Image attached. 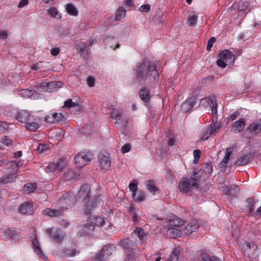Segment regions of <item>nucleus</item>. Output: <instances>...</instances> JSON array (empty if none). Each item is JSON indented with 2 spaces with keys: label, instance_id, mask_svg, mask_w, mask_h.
I'll list each match as a JSON object with an SVG mask.
<instances>
[{
  "label": "nucleus",
  "instance_id": "nucleus-12",
  "mask_svg": "<svg viewBox=\"0 0 261 261\" xmlns=\"http://www.w3.org/2000/svg\"><path fill=\"white\" fill-rule=\"evenodd\" d=\"M18 211L20 213L26 215H32L34 213V209L32 203L27 202L21 204Z\"/></svg>",
  "mask_w": 261,
  "mask_h": 261
},
{
  "label": "nucleus",
  "instance_id": "nucleus-1",
  "mask_svg": "<svg viewBox=\"0 0 261 261\" xmlns=\"http://www.w3.org/2000/svg\"><path fill=\"white\" fill-rule=\"evenodd\" d=\"M137 80L142 84L156 82L158 80V73L153 64L148 62H143L136 68Z\"/></svg>",
  "mask_w": 261,
  "mask_h": 261
},
{
  "label": "nucleus",
  "instance_id": "nucleus-24",
  "mask_svg": "<svg viewBox=\"0 0 261 261\" xmlns=\"http://www.w3.org/2000/svg\"><path fill=\"white\" fill-rule=\"evenodd\" d=\"M182 254V250L180 247L175 248L169 258V261H178Z\"/></svg>",
  "mask_w": 261,
  "mask_h": 261
},
{
  "label": "nucleus",
  "instance_id": "nucleus-27",
  "mask_svg": "<svg viewBox=\"0 0 261 261\" xmlns=\"http://www.w3.org/2000/svg\"><path fill=\"white\" fill-rule=\"evenodd\" d=\"M139 95L140 98L144 102H148L150 98V91L146 88H143L140 90Z\"/></svg>",
  "mask_w": 261,
  "mask_h": 261
},
{
  "label": "nucleus",
  "instance_id": "nucleus-2",
  "mask_svg": "<svg viewBox=\"0 0 261 261\" xmlns=\"http://www.w3.org/2000/svg\"><path fill=\"white\" fill-rule=\"evenodd\" d=\"M90 189L88 184H85L81 186L78 194V198L81 199L85 203L84 212L87 215H90L96 204L95 200H90Z\"/></svg>",
  "mask_w": 261,
  "mask_h": 261
},
{
  "label": "nucleus",
  "instance_id": "nucleus-17",
  "mask_svg": "<svg viewBox=\"0 0 261 261\" xmlns=\"http://www.w3.org/2000/svg\"><path fill=\"white\" fill-rule=\"evenodd\" d=\"M146 234L143 229L139 227H137L132 233L130 237L135 238V237L137 236L139 238L140 242H143L146 238Z\"/></svg>",
  "mask_w": 261,
  "mask_h": 261
},
{
  "label": "nucleus",
  "instance_id": "nucleus-28",
  "mask_svg": "<svg viewBox=\"0 0 261 261\" xmlns=\"http://www.w3.org/2000/svg\"><path fill=\"white\" fill-rule=\"evenodd\" d=\"M70 203L69 195L68 194L63 196L60 199V204L62 208L67 209L68 206L70 205Z\"/></svg>",
  "mask_w": 261,
  "mask_h": 261
},
{
  "label": "nucleus",
  "instance_id": "nucleus-11",
  "mask_svg": "<svg viewBox=\"0 0 261 261\" xmlns=\"http://www.w3.org/2000/svg\"><path fill=\"white\" fill-rule=\"evenodd\" d=\"M101 169L103 170H109L111 161L109 156L105 155H100L98 158Z\"/></svg>",
  "mask_w": 261,
  "mask_h": 261
},
{
  "label": "nucleus",
  "instance_id": "nucleus-20",
  "mask_svg": "<svg viewBox=\"0 0 261 261\" xmlns=\"http://www.w3.org/2000/svg\"><path fill=\"white\" fill-rule=\"evenodd\" d=\"M127 210L129 214L132 218L133 221L136 222H138L140 219L139 217V210L136 209L133 204H130L127 207Z\"/></svg>",
  "mask_w": 261,
  "mask_h": 261
},
{
  "label": "nucleus",
  "instance_id": "nucleus-37",
  "mask_svg": "<svg viewBox=\"0 0 261 261\" xmlns=\"http://www.w3.org/2000/svg\"><path fill=\"white\" fill-rule=\"evenodd\" d=\"M146 187L147 190L153 194H154L158 190V188L155 185L154 182L151 180L147 181Z\"/></svg>",
  "mask_w": 261,
  "mask_h": 261
},
{
  "label": "nucleus",
  "instance_id": "nucleus-54",
  "mask_svg": "<svg viewBox=\"0 0 261 261\" xmlns=\"http://www.w3.org/2000/svg\"><path fill=\"white\" fill-rule=\"evenodd\" d=\"M150 9V7L148 4L143 5L139 8V10L141 12H147Z\"/></svg>",
  "mask_w": 261,
  "mask_h": 261
},
{
  "label": "nucleus",
  "instance_id": "nucleus-21",
  "mask_svg": "<svg viewBox=\"0 0 261 261\" xmlns=\"http://www.w3.org/2000/svg\"><path fill=\"white\" fill-rule=\"evenodd\" d=\"M76 48L82 57H85L88 54V47L85 42H79L77 43L76 45Z\"/></svg>",
  "mask_w": 261,
  "mask_h": 261
},
{
  "label": "nucleus",
  "instance_id": "nucleus-10",
  "mask_svg": "<svg viewBox=\"0 0 261 261\" xmlns=\"http://www.w3.org/2000/svg\"><path fill=\"white\" fill-rule=\"evenodd\" d=\"M16 120L22 123H27L31 120L32 117L26 111L18 112L15 116Z\"/></svg>",
  "mask_w": 261,
  "mask_h": 261
},
{
  "label": "nucleus",
  "instance_id": "nucleus-46",
  "mask_svg": "<svg viewBox=\"0 0 261 261\" xmlns=\"http://www.w3.org/2000/svg\"><path fill=\"white\" fill-rule=\"evenodd\" d=\"M93 222L97 226H101L105 223V219L102 217L94 216Z\"/></svg>",
  "mask_w": 261,
  "mask_h": 261
},
{
  "label": "nucleus",
  "instance_id": "nucleus-29",
  "mask_svg": "<svg viewBox=\"0 0 261 261\" xmlns=\"http://www.w3.org/2000/svg\"><path fill=\"white\" fill-rule=\"evenodd\" d=\"M55 164L56 170L58 171H62L66 168L67 161L64 158H62L58 160L56 163H55Z\"/></svg>",
  "mask_w": 261,
  "mask_h": 261
},
{
  "label": "nucleus",
  "instance_id": "nucleus-25",
  "mask_svg": "<svg viewBox=\"0 0 261 261\" xmlns=\"http://www.w3.org/2000/svg\"><path fill=\"white\" fill-rule=\"evenodd\" d=\"M184 221L180 218L176 217L174 218L172 220H171L169 222V224L166 226L170 227H174L176 228H179L183 224Z\"/></svg>",
  "mask_w": 261,
  "mask_h": 261
},
{
  "label": "nucleus",
  "instance_id": "nucleus-15",
  "mask_svg": "<svg viewBox=\"0 0 261 261\" xmlns=\"http://www.w3.org/2000/svg\"><path fill=\"white\" fill-rule=\"evenodd\" d=\"M63 108H75L76 112H82L84 108L77 102H73L71 99H68L64 102Z\"/></svg>",
  "mask_w": 261,
  "mask_h": 261
},
{
  "label": "nucleus",
  "instance_id": "nucleus-41",
  "mask_svg": "<svg viewBox=\"0 0 261 261\" xmlns=\"http://www.w3.org/2000/svg\"><path fill=\"white\" fill-rule=\"evenodd\" d=\"M33 245V249L34 251L38 254L39 256H41L42 252L41 251V248L39 245V242L35 237L33 241H32Z\"/></svg>",
  "mask_w": 261,
  "mask_h": 261
},
{
  "label": "nucleus",
  "instance_id": "nucleus-9",
  "mask_svg": "<svg viewBox=\"0 0 261 261\" xmlns=\"http://www.w3.org/2000/svg\"><path fill=\"white\" fill-rule=\"evenodd\" d=\"M245 126V119L241 118L233 123L231 126V131L234 133H239L244 129Z\"/></svg>",
  "mask_w": 261,
  "mask_h": 261
},
{
  "label": "nucleus",
  "instance_id": "nucleus-51",
  "mask_svg": "<svg viewBox=\"0 0 261 261\" xmlns=\"http://www.w3.org/2000/svg\"><path fill=\"white\" fill-rule=\"evenodd\" d=\"M120 243L124 248L129 249L130 248V245H132L133 242L130 240L125 239L120 241Z\"/></svg>",
  "mask_w": 261,
  "mask_h": 261
},
{
  "label": "nucleus",
  "instance_id": "nucleus-30",
  "mask_svg": "<svg viewBox=\"0 0 261 261\" xmlns=\"http://www.w3.org/2000/svg\"><path fill=\"white\" fill-rule=\"evenodd\" d=\"M208 99L211 101L212 105L211 108L212 115L214 118L215 116L217 114V104L216 98L215 96H211L208 97Z\"/></svg>",
  "mask_w": 261,
  "mask_h": 261
},
{
  "label": "nucleus",
  "instance_id": "nucleus-63",
  "mask_svg": "<svg viewBox=\"0 0 261 261\" xmlns=\"http://www.w3.org/2000/svg\"><path fill=\"white\" fill-rule=\"evenodd\" d=\"M60 53V48L58 47H55L54 48H51L50 50V54L54 56H57Z\"/></svg>",
  "mask_w": 261,
  "mask_h": 261
},
{
  "label": "nucleus",
  "instance_id": "nucleus-3",
  "mask_svg": "<svg viewBox=\"0 0 261 261\" xmlns=\"http://www.w3.org/2000/svg\"><path fill=\"white\" fill-rule=\"evenodd\" d=\"M178 189L180 192L187 193L193 189H197L198 185L196 177L182 178L178 182Z\"/></svg>",
  "mask_w": 261,
  "mask_h": 261
},
{
  "label": "nucleus",
  "instance_id": "nucleus-44",
  "mask_svg": "<svg viewBox=\"0 0 261 261\" xmlns=\"http://www.w3.org/2000/svg\"><path fill=\"white\" fill-rule=\"evenodd\" d=\"M238 9L239 11L246 10L249 5V3L247 0H243L241 2H239L238 3Z\"/></svg>",
  "mask_w": 261,
  "mask_h": 261
},
{
  "label": "nucleus",
  "instance_id": "nucleus-52",
  "mask_svg": "<svg viewBox=\"0 0 261 261\" xmlns=\"http://www.w3.org/2000/svg\"><path fill=\"white\" fill-rule=\"evenodd\" d=\"M55 85L54 83H51L48 84L46 82H42L39 85V88H38V89H39L40 91L42 90H47V89L46 88L48 86H53V85Z\"/></svg>",
  "mask_w": 261,
  "mask_h": 261
},
{
  "label": "nucleus",
  "instance_id": "nucleus-57",
  "mask_svg": "<svg viewBox=\"0 0 261 261\" xmlns=\"http://www.w3.org/2000/svg\"><path fill=\"white\" fill-rule=\"evenodd\" d=\"M122 115V112L120 111L114 110L111 112V117L114 119H117V117H120Z\"/></svg>",
  "mask_w": 261,
  "mask_h": 261
},
{
  "label": "nucleus",
  "instance_id": "nucleus-13",
  "mask_svg": "<svg viewBox=\"0 0 261 261\" xmlns=\"http://www.w3.org/2000/svg\"><path fill=\"white\" fill-rule=\"evenodd\" d=\"M195 103V97H191L187 99L181 105V110L184 112H187L191 110Z\"/></svg>",
  "mask_w": 261,
  "mask_h": 261
},
{
  "label": "nucleus",
  "instance_id": "nucleus-43",
  "mask_svg": "<svg viewBox=\"0 0 261 261\" xmlns=\"http://www.w3.org/2000/svg\"><path fill=\"white\" fill-rule=\"evenodd\" d=\"M126 11L123 7H120L116 13L115 19L116 20H120L125 16Z\"/></svg>",
  "mask_w": 261,
  "mask_h": 261
},
{
  "label": "nucleus",
  "instance_id": "nucleus-40",
  "mask_svg": "<svg viewBox=\"0 0 261 261\" xmlns=\"http://www.w3.org/2000/svg\"><path fill=\"white\" fill-rule=\"evenodd\" d=\"M37 186L36 184L29 183L25 185L23 188V191L27 194L34 192L36 189Z\"/></svg>",
  "mask_w": 261,
  "mask_h": 261
},
{
  "label": "nucleus",
  "instance_id": "nucleus-45",
  "mask_svg": "<svg viewBox=\"0 0 261 261\" xmlns=\"http://www.w3.org/2000/svg\"><path fill=\"white\" fill-rule=\"evenodd\" d=\"M94 226L91 224H86L84 226L83 233L86 235L90 234L94 229Z\"/></svg>",
  "mask_w": 261,
  "mask_h": 261
},
{
  "label": "nucleus",
  "instance_id": "nucleus-56",
  "mask_svg": "<svg viewBox=\"0 0 261 261\" xmlns=\"http://www.w3.org/2000/svg\"><path fill=\"white\" fill-rule=\"evenodd\" d=\"M227 62H226L222 58H219V59L217 61V64L222 68H225L226 66Z\"/></svg>",
  "mask_w": 261,
  "mask_h": 261
},
{
  "label": "nucleus",
  "instance_id": "nucleus-7",
  "mask_svg": "<svg viewBox=\"0 0 261 261\" xmlns=\"http://www.w3.org/2000/svg\"><path fill=\"white\" fill-rule=\"evenodd\" d=\"M46 233L49 234L51 239L57 243L61 242L65 238L64 233L61 229L56 227L48 228L46 230Z\"/></svg>",
  "mask_w": 261,
  "mask_h": 261
},
{
  "label": "nucleus",
  "instance_id": "nucleus-38",
  "mask_svg": "<svg viewBox=\"0 0 261 261\" xmlns=\"http://www.w3.org/2000/svg\"><path fill=\"white\" fill-rule=\"evenodd\" d=\"M47 12L48 14L53 18L61 19L62 17L57 9L55 7H50L47 10Z\"/></svg>",
  "mask_w": 261,
  "mask_h": 261
},
{
  "label": "nucleus",
  "instance_id": "nucleus-60",
  "mask_svg": "<svg viewBox=\"0 0 261 261\" xmlns=\"http://www.w3.org/2000/svg\"><path fill=\"white\" fill-rule=\"evenodd\" d=\"M216 39L214 37L211 38L208 41L206 48L207 50H210L213 46V43L215 41Z\"/></svg>",
  "mask_w": 261,
  "mask_h": 261
},
{
  "label": "nucleus",
  "instance_id": "nucleus-48",
  "mask_svg": "<svg viewBox=\"0 0 261 261\" xmlns=\"http://www.w3.org/2000/svg\"><path fill=\"white\" fill-rule=\"evenodd\" d=\"M45 172L47 173L54 172L56 171L55 164L54 162L49 163L44 169Z\"/></svg>",
  "mask_w": 261,
  "mask_h": 261
},
{
  "label": "nucleus",
  "instance_id": "nucleus-36",
  "mask_svg": "<svg viewBox=\"0 0 261 261\" xmlns=\"http://www.w3.org/2000/svg\"><path fill=\"white\" fill-rule=\"evenodd\" d=\"M37 94L36 91L32 90L23 89L20 91L19 94L25 98L34 97V94Z\"/></svg>",
  "mask_w": 261,
  "mask_h": 261
},
{
  "label": "nucleus",
  "instance_id": "nucleus-5",
  "mask_svg": "<svg viewBox=\"0 0 261 261\" xmlns=\"http://www.w3.org/2000/svg\"><path fill=\"white\" fill-rule=\"evenodd\" d=\"M242 249L244 254L248 257L253 258L258 255L257 246L252 242H246L243 245Z\"/></svg>",
  "mask_w": 261,
  "mask_h": 261
},
{
  "label": "nucleus",
  "instance_id": "nucleus-59",
  "mask_svg": "<svg viewBox=\"0 0 261 261\" xmlns=\"http://www.w3.org/2000/svg\"><path fill=\"white\" fill-rule=\"evenodd\" d=\"M131 147L129 144H125L121 147V151L123 153H127L130 150Z\"/></svg>",
  "mask_w": 261,
  "mask_h": 261
},
{
  "label": "nucleus",
  "instance_id": "nucleus-47",
  "mask_svg": "<svg viewBox=\"0 0 261 261\" xmlns=\"http://www.w3.org/2000/svg\"><path fill=\"white\" fill-rule=\"evenodd\" d=\"M238 186L236 185H232L229 189H227V194L236 196L238 193Z\"/></svg>",
  "mask_w": 261,
  "mask_h": 261
},
{
  "label": "nucleus",
  "instance_id": "nucleus-49",
  "mask_svg": "<svg viewBox=\"0 0 261 261\" xmlns=\"http://www.w3.org/2000/svg\"><path fill=\"white\" fill-rule=\"evenodd\" d=\"M197 17L195 15L190 16L187 19V24L190 26H193L195 25L197 22Z\"/></svg>",
  "mask_w": 261,
  "mask_h": 261
},
{
  "label": "nucleus",
  "instance_id": "nucleus-39",
  "mask_svg": "<svg viewBox=\"0 0 261 261\" xmlns=\"http://www.w3.org/2000/svg\"><path fill=\"white\" fill-rule=\"evenodd\" d=\"M212 124L213 127V133L218 132L220 129L221 125L220 122L217 121V115H215L214 118L212 116Z\"/></svg>",
  "mask_w": 261,
  "mask_h": 261
},
{
  "label": "nucleus",
  "instance_id": "nucleus-33",
  "mask_svg": "<svg viewBox=\"0 0 261 261\" xmlns=\"http://www.w3.org/2000/svg\"><path fill=\"white\" fill-rule=\"evenodd\" d=\"M213 133V127L212 124L208 125L204 130L202 134V139L206 140L209 138L211 134Z\"/></svg>",
  "mask_w": 261,
  "mask_h": 261
},
{
  "label": "nucleus",
  "instance_id": "nucleus-6",
  "mask_svg": "<svg viewBox=\"0 0 261 261\" xmlns=\"http://www.w3.org/2000/svg\"><path fill=\"white\" fill-rule=\"evenodd\" d=\"M91 154L89 153H80L74 157L75 164L78 167H83L91 161Z\"/></svg>",
  "mask_w": 261,
  "mask_h": 261
},
{
  "label": "nucleus",
  "instance_id": "nucleus-4",
  "mask_svg": "<svg viewBox=\"0 0 261 261\" xmlns=\"http://www.w3.org/2000/svg\"><path fill=\"white\" fill-rule=\"evenodd\" d=\"M261 133V121L256 120L251 122L244 133L248 138H253Z\"/></svg>",
  "mask_w": 261,
  "mask_h": 261
},
{
  "label": "nucleus",
  "instance_id": "nucleus-31",
  "mask_svg": "<svg viewBox=\"0 0 261 261\" xmlns=\"http://www.w3.org/2000/svg\"><path fill=\"white\" fill-rule=\"evenodd\" d=\"M50 149L49 144H39L37 150L39 153H48Z\"/></svg>",
  "mask_w": 261,
  "mask_h": 261
},
{
  "label": "nucleus",
  "instance_id": "nucleus-23",
  "mask_svg": "<svg viewBox=\"0 0 261 261\" xmlns=\"http://www.w3.org/2000/svg\"><path fill=\"white\" fill-rule=\"evenodd\" d=\"M165 229L166 230L168 235L172 238H175L180 235L181 231L178 228L166 226Z\"/></svg>",
  "mask_w": 261,
  "mask_h": 261
},
{
  "label": "nucleus",
  "instance_id": "nucleus-62",
  "mask_svg": "<svg viewBox=\"0 0 261 261\" xmlns=\"http://www.w3.org/2000/svg\"><path fill=\"white\" fill-rule=\"evenodd\" d=\"M205 169V171L209 174H211L213 171V167L211 164L206 163L204 165Z\"/></svg>",
  "mask_w": 261,
  "mask_h": 261
},
{
  "label": "nucleus",
  "instance_id": "nucleus-22",
  "mask_svg": "<svg viewBox=\"0 0 261 261\" xmlns=\"http://www.w3.org/2000/svg\"><path fill=\"white\" fill-rule=\"evenodd\" d=\"M132 197L135 200L140 202L146 199L147 194L144 191L138 190L137 192L132 193Z\"/></svg>",
  "mask_w": 261,
  "mask_h": 261
},
{
  "label": "nucleus",
  "instance_id": "nucleus-64",
  "mask_svg": "<svg viewBox=\"0 0 261 261\" xmlns=\"http://www.w3.org/2000/svg\"><path fill=\"white\" fill-rule=\"evenodd\" d=\"M29 4L28 0H20L19 3L18 4V7L22 8L25 6H27Z\"/></svg>",
  "mask_w": 261,
  "mask_h": 261
},
{
  "label": "nucleus",
  "instance_id": "nucleus-18",
  "mask_svg": "<svg viewBox=\"0 0 261 261\" xmlns=\"http://www.w3.org/2000/svg\"><path fill=\"white\" fill-rule=\"evenodd\" d=\"M63 116L62 113H53L45 117L46 121L49 123H55L62 120Z\"/></svg>",
  "mask_w": 261,
  "mask_h": 261
},
{
  "label": "nucleus",
  "instance_id": "nucleus-53",
  "mask_svg": "<svg viewBox=\"0 0 261 261\" xmlns=\"http://www.w3.org/2000/svg\"><path fill=\"white\" fill-rule=\"evenodd\" d=\"M0 141L2 142V143L5 144L7 146H10L12 144V140L7 138V137L2 138L0 140Z\"/></svg>",
  "mask_w": 261,
  "mask_h": 261
},
{
  "label": "nucleus",
  "instance_id": "nucleus-35",
  "mask_svg": "<svg viewBox=\"0 0 261 261\" xmlns=\"http://www.w3.org/2000/svg\"><path fill=\"white\" fill-rule=\"evenodd\" d=\"M43 214L51 217L59 216L61 215L60 211L55 209L47 208L43 211Z\"/></svg>",
  "mask_w": 261,
  "mask_h": 261
},
{
  "label": "nucleus",
  "instance_id": "nucleus-61",
  "mask_svg": "<svg viewBox=\"0 0 261 261\" xmlns=\"http://www.w3.org/2000/svg\"><path fill=\"white\" fill-rule=\"evenodd\" d=\"M87 84L90 87H92L94 86L95 84V81L94 79L92 76H89L87 79Z\"/></svg>",
  "mask_w": 261,
  "mask_h": 261
},
{
  "label": "nucleus",
  "instance_id": "nucleus-26",
  "mask_svg": "<svg viewBox=\"0 0 261 261\" xmlns=\"http://www.w3.org/2000/svg\"><path fill=\"white\" fill-rule=\"evenodd\" d=\"M251 159L250 155L246 154L240 156L236 162L238 166H244L250 162Z\"/></svg>",
  "mask_w": 261,
  "mask_h": 261
},
{
  "label": "nucleus",
  "instance_id": "nucleus-8",
  "mask_svg": "<svg viewBox=\"0 0 261 261\" xmlns=\"http://www.w3.org/2000/svg\"><path fill=\"white\" fill-rule=\"evenodd\" d=\"M114 246L112 245L105 246L100 252L99 255L96 256V258L102 260L110 256L114 250Z\"/></svg>",
  "mask_w": 261,
  "mask_h": 261
},
{
  "label": "nucleus",
  "instance_id": "nucleus-58",
  "mask_svg": "<svg viewBox=\"0 0 261 261\" xmlns=\"http://www.w3.org/2000/svg\"><path fill=\"white\" fill-rule=\"evenodd\" d=\"M129 189L133 193H136L138 189V186L137 183H130L129 185Z\"/></svg>",
  "mask_w": 261,
  "mask_h": 261
},
{
  "label": "nucleus",
  "instance_id": "nucleus-55",
  "mask_svg": "<svg viewBox=\"0 0 261 261\" xmlns=\"http://www.w3.org/2000/svg\"><path fill=\"white\" fill-rule=\"evenodd\" d=\"M193 155L194 156V160L193 162L194 163H197L200 157V151L199 150H195L193 151Z\"/></svg>",
  "mask_w": 261,
  "mask_h": 261
},
{
  "label": "nucleus",
  "instance_id": "nucleus-16",
  "mask_svg": "<svg viewBox=\"0 0 261 261\" xmlns=\"http://www.w3.org/2000/svg\"><path fill=\"white\" fill-rule=\"evenodd\" d=\"M233 148L232 147L226 148L225 156L219 164L220 167L221 168H225L226 167L227 164L228 163V161L230 158V156L233 153Z\"/></svg>",
  "mask_w": 261,
  "mask_h": 261
},
{
  "label": "nucleus",
  "instance_id": "nucleus-19",
  "mask_svg": "<svg viewBox=\"0 0 261 261\" xmlns=\"http://www.w3.org/2000/svg\"><path fill=\"white\" fill-rule=\"evenodd\" d=\"M198 228V225L196 221L190 222L183 229L184 232L189 235L195 231Z\"/></svg>",
  "mask_w": 261,
  "mask_h": 261
},
{
  "label": "nucleus",
  "instance_id": "nucleus-50",
  "mask_svg": "<svg viewBox=\"0 0 261 261\" xmlns=\"http://www.w3.org/2000/svg\"><path fill=\"white\" fill-rule=\"evenodd\" d=\"M79 252L75 249H66L64 251V255L67 257H71L76 255Z\"/></svg>",
  "mask_w": 261,
  "mask_h": 261
},
{
  "label": "nucleus",
  "instance_id": "nucleus-34",
  "mask_svg": "<svg viewBox=\"0 0 261 261\" xmlns=\"http://www.w3.org/2000/svg\"><path fill=\"white\" fill-rule=\"evenodd\" d=\"M66 12L71 15L76 16L78 14V11L75 6L71 4H68L66 6Z\"/></svg>",
  "mask_w": 261,
  "mask_h": 261
},
{
  "label": "nucleus",
  "instance_id": "nucleus-14",
  "mask_svg": "<svg viewBox=\"0 0 261 261\" xmlns=\"http://www.w3.org/2000/svg\"><path fill=\"white\" fill-rule=\"evenodd\" d=\"M219 58H222L228 64L232 63L234 61V56L229 50H224L219 54Z\"/></svg>",
  "mask_w": 261,
  "mask_h": 261
},
{
  "label": "nucleus",
  "instance_id": "nucleus-32",
  "mask_svg": "<svg viewBox=\"0 0 261 261\" xmlns=\"http://www.w3.org/2000/svg\"><path fill=\"white\" fill-rule=\"evenodd\" d=\"M16 179V176L14 174H11L8 175H6L3 176L0 179V182H2L4 184L12 182L15 181Z\"/></svg>",
  "mask_w": 261,
  "mask_h": 261
},
{
  "label": "nucleus",
  "instance_id": "nucleus-42",
  "mask_svg": "<svg viewBox=\"0 0 261 261\" xmlns=\"http://www.w3.org/2000/svg\"><path fill=\"white\" fill-rule=\"evenodd\" d=\"M25 127L30 131L35 132L38 128L39 125L36 122L29 121L25 123Z\"/></svg>",
  "mask_w": 261,
  "mask_h": 261
}]
</instances>
